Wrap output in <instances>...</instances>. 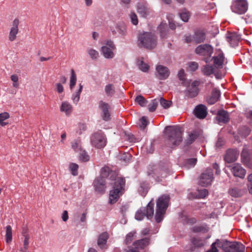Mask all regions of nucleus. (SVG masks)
<instances>
[{
	"instance_id": "f257e3e1",
	"label": "nucleus",
	"mask_w": 252,
	"mask_h": 252,
	"mask_svg": "<svg viewBox=\"0 0 252 252\" xmlns=\"http://www.w3.org/2000/svg\"><path fill=\"white\" fill-rule=\"evenodd\" d=\"M218 248L222 252H244L245 247L241 243L217 239L211 245V249L206 252H219Z\"/></svg>"
},
{
	"instance_id": "f03ea898",
	"label": "nucleus",
	"mask_w": 252,
	"mask_h": 252,
	"mask_svg": "<svg viewBox=\"0 0 252 252\" xmlns=\"http://www.w3.org/2000/svg\"><path fill=\"white\" fill-rule=\"evenodd\" d=\"M125 180L123 178L118 177L112 183V189L109 191V203L111 204L115 203L122 195L125 191Z\"/></svg>"
},
{
	"instance_id": "7ed1b4c3",
	"label": "nucleus",
	"mask_w": 252,
	"mask_h": 252,
	"mask_svg": "<svg viewBox=\"0 0 252 252\" xmlns=\"http://www.w3.org/2000/svg\"><path fill=\"white\" fill-rule=\"evenodd\" d=\"M165 132L168 137L170 144L177 146L182 141V132L177 126H168L165 128Z\"/></svg>"
},
{
	"instance_id": "20e7f679",
	"label": "nucleus",
	"mask_w": 252,
	"mask_h": 252,
	"mask_svg": "<svg viewBox=\"0 0 252 252\" xmlns=\"http://www.w3.org/2000/svg\"><path fill=\"white\" fill-rule=\"evenodd\" d=\"M169 196L162 195L159 197L157 202V209L155 219L157 222H160L163 219L164 215L168 206Z\"/></svg>"
},
{
	"instance_id": "39448f33",
	"label": "nucleus",
	"mask_w": 252,
	"mask_h": 252,
	"mask_svg": "<svg viewBox=\"0 0 252 252\" xmlns=\"http://www.w3.org/2000/svg\"><path fill=\"white\" fill-rule=\"evenodd\" d=\"M77 76L73 69L71 70V74L69 78V88L72 93L71 99L74 104H77L80 98V94L83 90V85L79 84L78 88L74 90L75 86L76 84Z\"/></svg>"
},
{
	"instance_id": "423d86ee",
	"label": "nucleus",
	"mask_w": 252,
	"mask_h": 252,
	"mask_svg": "<svg viewBox=\"0 0 252 252\" xmlns=\"http://www.w3.org/2000/svg\"><path fill=\"white\" fill-rule=\"evenodd\" d=\"M138 40L142 46L149 49L155 48L157 43L156 37L154 34L149 32L140 34Z\"/></svg>"
},
{
	"instance_id": "0eeeda50",
	"label": "nucleus",
	"mask_w": 252,
	"mask_h": 252,
	"mask_svg": "<svg viewBox=\"0 0 252 252\" xmlns=\"http://www.w3.org/2000/svg\"><path fill=\"white\" fill-rule=\"evenodd\" d=\"M154 203L151 200L147 205V208L142 207L140 208L135 214V218L138 220H142L145 216L148 219L152 218L154 214Z\"/></svg>"
},
{
	"instance_id": "6e6552de",
	"label": "nucleus",
	"mask_w": 252,
	"mask_h": 252,
	"mask_svg": "<svg viewBox=\"0 0 252 252\" xmlns=\"http://www.w3.org/2000/svg\"><path fill=\"white\" fill-rule=\"evenodd\" d=\"M91 142L94 147L101 149L106 145V138L104 133L101 132H98L92 135Z\"/></svg>"
},
{
	"instance_id": "1a4fd4ad",
	"label": "nucleus",
	"mask_w": 252,
	"mask_h": 252,
	"mask_svg": "<svg viewBox=\"0 0 252 252\" xmlns=\"http://www.w3.org/2000/svg\"><path fill=\"white\" fill-rule=\"evenodd\" d=\"M197 54L204 57V60L206 63H210V58L213 52V49L211 46L208 44L199 45L195 49Z\"/></svg>"
},
{
	"instance_id": "9d476101",
	"label": "nucleus",
	"mask_w": 252,
	"mask_h": 252,
	"mask_svg": "<svg viewBox=\"0 0 252 252\" xmlns=\"http://www.w3.org/2000/svg\"><path fill=\"white\" fill-rule=\"evenodd\" d=\"M248 8V4L246 0H236L231 5L232 11L238 14H243L246 12Z\"/></svg>"
},
{
	"instance_id": "9b49d317",
	"label": "nucleus",
	"mask_w": 252,
	"mask_h": 252,
	"mask_svg": "<svg viewBox=\"0 0 252 252\" xmlns=\"http://www.w3.org/2000/svg\"><path fill=\"white\" fill-rule=\"evenodd\" d=\"M213 173L211 169H207L200 175L198 184L203 187H206L211 184L213 180Z\"/></svg>"
},
{
	"instance_id": "f8f14e48",
	"label": "nucleus",
	"mask_w": 252,
	"mask_h": 252,
	"mask_svg": "<svg viewBox=\"0 0 252 252\" xmlns=\"http://www.w3.org/2000/svg\"><path fill=\"white\" fill-rule=\"evenodd\" d=\"M242 162L248 167L252 168V149L245 147L241 153Z\"/></svg>"
},
{
	"instance_id": "ddd939ff",
	"label": "nucleus",
	"mask_w": 252,
	"mask_h": 252,
	"mask_svg": "<svg viewBox=\"0 0 252 252\" xmlns=\"http://www.w3.org/2000/svg\"><path fill=\"white\" fill-rule=\"evenodd\" d=\"M115 49L113 42L109 40L107 41L106 45L101 47V51L105 58L112 59L114 57V51Z\"/></svg>"
},
{
	"instance_id": "4468645a",
	"label": "nucleus",
	"mask_w": 252,
	"mask_h": 252,
	"mask_svg": "<svg viewBox=\"0 0 252 252\" xmlns=\"http://www.w3.org/2000/svg\"><path fill=\"white\" fill-rule=\"evenodd\" d=\"M213 61V65L217 69L221 68L225 62V58L223 53L221 51H219L216 53L213 58H210V62Z\"/></svg>"
},
{
	"instance_id": "2eb2a0df",
	"label": "nucleus",
	"mask_w": 252,
	"mask_h": 252,
	"mask_svg": "<svg viewBox=\"0 0 252 252\" xmlns=\"http://www.w3.org/2000/svg\"><path fill=\"white\" fill-rule=\"evenodd\" d=\"M199 84L198 81H194L189 86L185 92V96L192 98L197 96L198 94V86Z\"/></svg>"
},
{
	"instance_id": "dca6fc26",
	"label": "nucleus",
	"mask_w": 252,
	"mask_h": 252,
	"mask_svg": "<svg viewBox=\"0 0 252 252\" xmlns=\"http://www.w3.org/2000/svg\"><path fill=\"white\" fill-rule=\"evenodd\" d=\"M229 168L235 177L242 179L245 177L246 171L240 164L234 163L229 166Z\"/></svg>"
},
{
	"instance_id": "f3484780",
	"label": "nucleus",
	"mask_w": 252,
	"mask_h": 252,
	"mask_svg": "<svg viewBox=\"0 0 252 252\" xmlns=\"http://www.w3.org/2000/svg\"><path fill=\"white\" fill-rule=\"evenodd\" d=\"M217 69L214 65L206 64L202 69V71L205 75L209 76L214 74L217 79H220L222 76L217 72Z\"/></svg>"
},
{
	"instance_id": "a211bd4d",
	"label": "nucleus",
	"mask_w": 252,
	"mask_h": 252,
	"mask_svg": "<svg viewBox=\"0 0 252 252\" xmlns=\"http://www.w3.org/2000/svg\"><path fill=\"white\" fill-rule=\"evenodd\" d=\"M99 107L102 111V117L103 120L107 121L110 119L109 112L110 106L107 103L100 101L99 103Z\"/></svg>"
},
{
	"instance_id": "6ab92c4d",
	"label": "nucleus",
	"mask_w": 252,
	"mask_h": 252,
	"mask_svg": "<svg viewBox=\"0 0 252 252\" xmlns=\"http://www.w3.org/2000/svg\"><path fill=\"white\" fill-rule=\"evenodd\" d=\"M19 21L18 19H15L13 21L12 26L8 35V39L10 41H13L16 39L17 34L19 32Z\"/></svg>"
},
{
	"instance_id": "aec40b11",
	"label": "nucleus",
	"mask_w": 252,
	"mask_h": 252,
	"mask_svg": "<svg viewBox=\"0 0 252 252\" xmlns=\"http://www.w3.org/2000/svg\"><path fill=\"white\" fill-rule=\"evenodd\" d=\"M239 154L236 150H228L224 156V160L228 163H231L235 161L237 159Z\"/></svg>"
},
{
	"instance_id": "412c9836",
	"label": "nucleus",
	"mask_w": 252,
	"mask_h": 252,
	"mask_svg": "<svg viewBox=\"0 0 252 252\" xmlns=\"http://www.w3.org/2000/svg\"><path fill=\"white\" fill-rule=\"evenodd\" d=\"M95 189L101 193H103L106 189L105 180L102 177L97 178L94 182Z\"/></svg>"
},
{
	"instance_id": "4be33fe9",
	"label": "nucleus",
	"mask_w": 252,
	"mask_h": 252,
	"mask_svg": "<svg viewBox=\"0 0 252 252\" xmlns=\"http://www.w3.org/2000/svg\"><path fill=\"white\" fill-rule=\"evenodd\" d=\"M194 115L199 119H204L207 115V108L202 104L197 105L194 110Z\"/></svg>"
},
{
	"instance_id": "5701e85b",
	"label": "nucleus",
	"mask_w": 252,
	"mask_h": 252,
	"mask_svg": "<svg viewBox=\"0 0 252 252\" xmlns=\"http://www.w3.org/2000/svg\"><path fill=\"white\" fill-rule=\"evenodd\" d=\"M60 111L65 114L67 116H69L72 113L73 106L67 101H63L62 102L60 107Z\"/></svg>"
},
{
	"instance_id": "b1692460",
	"label": "nucleus",
	"mask_w": 252,
	"mask_h": 252,
	"mask_svg": "<svg viewBox=\"0 0 252 252\" xmlns=\"http://www.w3.org/2000/svg\"><path fill=\"white\" fill-rule=\"evenodd\" d=\"M158 76L160 79H165L169 75V71L166 66L158 65L156 67Z\"/></svg>"
},
{
	"instance_id": "393cba45",
	"label": "nucleus",
	"mask_w": 252,
	"mask_h": 252,
	"mask_svg": "<svg viewBox=\"0 0 252 252\" xmlns=\"http://www.w3.org/2000/svg\"><path fill=\"white\" fill-rule=\"evenodd\" d=\"M246 192L245 190L239 187H233L229 189L228 193L233 197H240Z\"/></svg>"
},
{
	"instance_id": "a878e982",
	"label": "nucleus",
	"mask_w": 252,
	"mask_h": 252,
	"mask_svg": "<svg viewBox=\"0 0 252 252\" xmlns=\"http://www.w3.org/2000/svg\"><path fill=\"white\" fill-rule=\"evenodd\" d=\"M61 80L62 81V83H56L55 84V91L60 94L61 97V99H63L64 94V87L63 84H64L66 82V79L65 77H62L61 78Z\"/></svg>"
},
{
	"instance_id": "bb28decb",
	"label": "nucleus",
	"mask_w": 252,
	"mask_h": 252,
	"mask_svg": "<svg viewBox=\"0 0 252 252\" xmlns=\"http://www.w3.org/2000/svg\"><path fill=\"white\" fill-rule=\"evenodd\" d=\"M108 238V235L106 232L99 235L97 240V245L101 249H107L106 242Z\"/></svg>"
},
{
	"instance_id": "cd10ccee",
	"label": "nucleus",
	"mask_w": 252,
	"mask_h": 252,
	"mask_svg": "<svg viewBox=\"0 0 252 252\" xmlns=\"http://www.w3.org/2000/svg\"><path fill=\"white\" fill-rule=\"evenodd\" d=\"M137 12L143 17L149 16L151 12L145 4L139 3L137 5Z\"/></svg>"
},
{
	"instance_id": "c85d7f7f",
	"label": "nucleus",
	"mask_w": 252,
	"mask_h": 252,
	"mask_svg": "<svg viewBox=\"0 0 252 252\" xmlns=\"http://www.w3.org/2000/svg\"><path fill=\"white\" fill-rule=\"evenodd\" d=\"M193 36V41L196 43L204 42L206 38L205 33L202 30H197Z\"/></svg>"
},
{
	"instance_id": "c756f323",
	"label": "nucleus",
	"mask_w": 252,
	"mask_h": 252,
	"mask_svg": "<svg viewBox=\"0 0 252 252\" xmlns=\"http://www.w3.org/2000/svg\"><path fill=\"white\" fill-rule=\"evenodd\" d=\"M220 95V91L216 88L214 89L212 91L211 96L207 99L208 103L213 104L216 103L218 100Z\"/></svg>"
},
{
	"instance_id": "7c9ffc66",
	"label": "nucleus",
	"mask_w": 252,
	"mask_h": 252,
	"mask_svg": "<svg viewBox=\"0 0 252 252\" xmlns=\"http://www.w3.org/2000/svg\"><path fill=\"white\" fill-rule=\"evenodd\" d=\"M217 119L219 123H225L229 120L228 114L225 111L222 110L218 112Z\"/></svg>"
},
{
	"instance_id": "2f4dec72",
	"label": "nucleus",
	"mask_w": 252,
	"mask_h": 252,
	"mask_svg": "<svg viewBox=\"0 0 252 252\" xmlns=\"http://www.w3.org/2000/svg\"><path fill=\"white\" fill-rule=\"evenodd\" d=\"M239 38L235 33H229L227 36V41L232 47L237 45Z\"/></svg>"
},
{
	"instance_id": "473e14b6",
	"label": "nucleus",
	"mask_w": 252,
	"mask_h": 252,
	"mask_svg": "<svg viewBox=\"0 0 252 252\" xmlns=\"http://www.w3.org/2000/svg\"><path fill=\"white\" fill-rule=\"evenodd\" d=\"M149 243V239L145 238L139 240L135 241L133 243V246L135 248H137V250L139 249H143L147 246Z\"/></svg>"
},
{
	"instance_id": "72a5a7b5",
	"label": "nucleus",
	"mask_w": 252,
	"mask_h": 252,
	"mask_svg": "<svg viewBox=\"0 0 252 252\" xmlns=\"http://www.w3.org/2000/svg\"><path fill=\"white\" fill-rule=\"evenodd\" d=\"M71 148L76 153H79L83 150L81 142L79 140H75L71 143Z\"/></svg>"
},
{
	"instance_id": "f704fd0d",
	"label": "nucleus",
	"mask_w": 252,
	"mask_h": 252,
	"mask_svg": "<svg viewBox=\"0 0 252 252\" xmlns=\"http://www.w3.org/2000/svg\"><path fill=\"white\" fill-rule=\"evenodd\" d=\"M199 132L198 131H193L190 132L187 139L188 144L192 143L199 135Z\"/></svg>"
},
{
	"instance_id": "c9c22d12",
	"label": "nucleus",
	"mask_w": 252,
	"mask_h": 252,
	"mask_svg": "<svg viewBox=\"0 0 252 252\" xmlns=\"http://www.w3.org/2000/svg\"><path fill=\"white\" fill-rule=\"evenodd\" d=\"M250 129L246 126H243L238 129V134L242 137L245 138L250 133Z\"/></svg>"
},
{
	"instance_id": "e433bc0d",
	"label": "nucleus",
	"mask_w": 252,
	"mask_h": 252,
	"mask_svg": "<svg viewBox=\"0 0 252 252\" xmlns=\"http://www.w3.org/2000/svg\"><path fill=\"white\" fill-rule=\"evenodd\" d=\"M5 239L7 243H10L12 239V231L10 225H7L6 227Z\"/></svg>"
},
{
	"instance_id": "4c0bfd02",
	"label": "nucleus",
	"mask_w": 252,
	"mask_h": 252,
	"mask_svg": "<svg viewBox=\"0 0 252 252\" xmlns=\"http://www.w3.org/2000/svg\"><path fill=\"white\" fill-rule=\"evenodd\" d=\"M137 65L139 68L143 72H147L149 69V66L145 63L142 60H138L137 62Z\"/></svg>"
},
{
	"instance_id": "58836bf2",
	"label": "nucleus",
	"mask_w": 252,
	"mask_h": 252,
	"mask_svg": "<svg viewBox=\"0 0 252 252\" xmlns=\"http://www.w3.org/2000/svg\"><path fill=\"white\" fill-rule=\"evenodd\" d=\"M158 30L160 33L162 38L165 37L167 33V25L165 23H161L158 27Z\"/></svg>"
},
{
	"instance_id": "ea45409f",
	"label": "nucleus",
	"mask_w": 252,
	"mask_h": 252,
	"mask_svg": "<svg viewBox=\"0 0 252 252\" xmlns=\"http://www.w3.org/2000/svg\"><path fill=\"white\" fill-rule=\"evenodd\" d=\"M23 247L21 248L20 251L22 252H28V250L29 249L30 244V237H23Z\"/></svg>"
},
{
	"instance_id": "a19ab883",
	"label": "nucleus",
	"mask_w": 252,
	"mask_h": 252,
	"mask_svg": "<svg viewBox=\"0 0 252 252\" xmlns=\"http://www.w3.org/2000/svg\"><path fill=\"white\" fill-rule=\"evenodd\" d=\"M180 17L181 19L184 22H187L188 21L189 18L190 16L189 11L186 9L182 10L180 13Z\"/></svg>"
},
{
	"instance_id": "79ce46f5",
	"label": "nucleus",
	"mask_w": 252,
	"mask_h": 252,
	"mask_svg": "<svg viewBox=\"0 0 252 252\" xmlns=\"http://www.w3.org/2000/svg\"><path fill=\"white\" fill-rule=\"evenodd\" d=\"M116 29L119 33L122 36L125 35L126 33V27L123 23L117 25Z\"/></svg>"
},
{
	"instance_id": "37998d69",
	"label": "nucleus",
	"mask_w": 252,
	"mask_h": 252,
	"mask_svg": "<svg viewBox=\"0 0 252 252\" xmlns=\"http://www.w3.org/2000/svg\"><path fill=\"white\" fill-rule=\"evenodd\" d=\"M191 242L194 246L197 247H202L205 245L204 240L198 237L192 238Z\"/></svg>"
},
{
	"instance_id": "c03bdc74",
	"label": "nucleus",
	"mask_w": 252,
	"mask_h": 252,
	"mask_svg": "<svg viewBox=\"0 0 252 252\" xmlns=\"http://www.w3.org/2000/svg\"><path fill=\"white\" fill-rule=\"evenodd\" d=\"M79 158L82 161L86 162L89 160L90 157L85 151L82 150L79 152Z\"/></svg>"
},
{
	"instance_id": "a18cd8bd",
	"label": "nucleus",
	"mask_w": 252,
	"mask_h": 252,
	"mask_svg": "<svg viewBox=\"0 0 252 252\" xmlns=\"http://www.w3.org/2000/svg\"><path fill=\"white\" fill-rule=\"evenodd\" d=\"M196 162L197 159L196 158H189L186 161L185 166L188 168L193 167L196 164Z\"/></svg>"
},
{
	"instance_id": "49530a36",
	"label": "nucleus",
	"mask_w": 252,
	"mask_h": 252,
	"mask_svg": "<svg viewBox=\"0 0 252 252\" xmlns=\"http://www.w3.org/2000/svg\"><path fill=\"white\" fill-rule=\"evenodd\" d=\"M135 100L136 103L142 107L145 106L147 103V101L141 95L137 96Z\"/></svg>"
},
{
	"instance_id": "de8ad7c7",
	"label": "nucleus",
	"mask_w": 252,
	"mask_h": 252,
	"mask_svg": "<svg viewBox=\"0 0 252 252\" xmlns=\"http://www.w3.org/2000/svg\"><path fill=\"white\" fill-rule=\"evenodd\" d=\"M87 52L90 57L93 60L96 59L99 55L98 52L93 48L88 49Z\"/></svg>"
},
{
	"instance_id": "09e8293b",
	"label": "nucleus",
	"mask_w": 252,
	"mask_h": 252,
	"mask_svg": "<svg viewBox=\"0 0 252 252\" xmlns=\"http://www.w3.org/2000/svg\"><path fill=\"white\" fill-rule=\"evenodd\" d=\"M69 167L73 175L76 176L78 174V169L79 168L78 164L75 163H71L69 164Z\"/></svg>"
},
{
	"instance_id": "8fccbe9b",
	"label": "nucleus",
	"mask_w": 252,
	"mask_h": 252,
	"mask_svg": "<svg viewBox=\"0 0 252 252\" xmlns=\"http://www.w3.org/2000/svg\"><path fill=\"white\" fill-rule=\"evenodd\" d=\"M158 100L161 106L165 109L168 108L171 105V101H167L162 97H160L159 99Z\"/></svg>"
},
{
	"instance_id": "3c124183",
	"label": "nucleus",
	"mask_w": 252,
	"mask_h": 252,
	"mask_svg": "<svg viewBox=\"0 0 252 252\" xmlns=\"http://www.w3.org/2000/svg\"><path fill=\"white\" fill-rule=\"evenodd\" d=\"M158 103V101L157 99L152 100L151 103L148 105V110L150 112H154L157 109Z\"/></svg>"
},
{
	"instance_id": "603ef678",
	"label": "nucleus",
	"mask_w": 252,
	"mask_h": 252,
	"mask_svg": "<svg viewBox=\"0 0 252 252\" xmlns=\"http://www.w3.org/2000/svg\"><path fill=\"white\" fill-rule=\"evenodd\" d=\"M196 197L198 198H203L205 197L208 193V191L206 189H202L197 190L196 192Z\"/></svg>"
},
{
	"instance_id": "864d4df0",
	"label": "nucleus",
	"mask_w": 252,
	"mask_h": 252,
	"mask_svg": "<svg viewBox=\"0 0 252 252\" xmlns=\"http://www.w3.org/2000/svg\"><path fill=\"white\" fill-rule=\"evenodd\" d=\"M9 118V114L7 112H3L0 114V125L4 126L6 125V123L4 121Z\"/></svg>"
},
{
	"instance_id": "5fc2aeb1",
	"label": "nucleus",
	"mask_w": 252,
	"mask_h": 252,
	"mask_svg": "<svg viewBox=\"0 0 252 252\" xmlns=\"http://www.w3.org/2000/svg\"><path fill=\"white\" fill-rule=\"evenodd\" d=\"M105 91L107 95H112L115 92L113 86L112 84L107 85L105 88Z\"/></svg>"
},
{
	"instance_id": "6e6d98bb",
	"label": "nucleus",
	"mask_w": 252,
	"mask_h": 252,
	"mask_svg": "<svg viewBox=\"0 0 252 252\" xmlns=\"http://www.w3.org/2000/svg\"><path fill=\"white\" fill-rule=\"evenodd\" d=\"M167 19L168 20L170 28L172 30L175 29L176 28V25L174 21L173 20V15L172 14H168L167 16Z\"/></svg>"
},
{
	"instance_id": "4d7b16f0",
	"label": "nucleus",
	"mask_w": 252,
	"mask_h": 252,
	"mask_svg": "<svg viewBox=\"0 0 252 252\" xmlns=\"http://www.w3.org/2000/svg\"><path fill=\"white\" fill-rule=\"evenodd\" d=\"M111 170L109 167L105 166L103 167L101 170V176L100 177H102L104 179V178L107 177Z\"/></svg>"
},
{
	"instance_id": "13d9d810",
	"label": "nucleus",
	"mask_w": 252,
	"mask_h": 252,
	"mask_svg": "<svg viewBox=\"0 0 252 252\" xmlns=\"http://www.w3.org/2000/svg\"><path fill=\"white\" fill-rule=\"evenodd\" d=\"M136 232L135 231H132L127 234L126 238V243L127 245L130 244L133 240Z\"/></svg>"
},
{
	"instance_id": "bf43d9fd",
	"label": "nucleus",
	"mask_w": 252,
	"mask_h": 252,
	"mask_svg": "<svg viewBox=\"0 0 252 252\" xmlns=\"http://www.w3.org/2000/svg\"><path fill=\"white\" fill-rule=\"evenodd\" d=\"M140 124H139L140 127L143 129H144L146 127V126L148 125V123L147 117L145 116L142 117L140 119Z\"/></svg>"
},
{
	"instance_id": "052dcab7",
	"label": "nucleus",
	"mask_w": 252,
	"mask_h": 252,
	"mask_svg": "<svg viewBox=\"0 0 252 252\" xmlns=\"http://www.w3.org/2000/svg\"><path fill=\"white\" fill-rule=\"evenodd\" d=\"M247 187L250 194H252V173L248 175L247 177Z\"/></svg>"
},
{
	"instance_id": "680f3d73",
	"label": "nucleus",
	"mask_w": 252,
	"mask_h": 252,
	"mask_svg": "<svg viewBox=\"0 0 252 252\" xmlns=\"http://www.w3.org/2000/svg\"><path fill=\"white\" fill-rule=\"evenodd\" d=\"M11 80L13 81V86L15 88H18L19 84L18 83V76L16 74H13L10 77Z\"/></svg>"
},
{
	"instance_id": "e2e57ef3",
	"label": "nucleus",
	"mask_w": 252,
	"mask_h": 252,
	"mask_svg": "<svg viewBox=\"0 0 252 252\" xmlns=\"http://www.w3.org/2000/svg\"><path fill=\"white\" fill-rule=\"evenodd\" d=\"M198 67V64L196 62H190L189 63V68L190 70L195 71Z\"/></svg>"
},
{
	"instance_id": "0e129e2a",
	"label": "nucleus",
	"mask_w": 252,
	"mask_h": 252,
	"mask_svg": "<svg viewBox=\"0 0 252 252\" xmlns=\"http://www.w3.org/2000/svg\"><path fill=\"white\" fill-rule=\"evenodd\" d=\"M130 17L132 24L134 25H136L138 23L137 15L134 13H132L130 15Z\"/></svg>"
},
{
	"instance_id": "69168bd1",
	"label": "nucleus",
	"mask_w": 252,
	"mask_h": 252,
	"mask_svg": "<svg viewBox=\"0 0 252 252\" xmlns=\"http://www.w3.org/2000/svg\"><path fill=\"white\" fill-rule=\"evenodd\" d=\"M178 76L180 80L184 81L185 80V72L183 69H181L179 70Z\"/></svg>"
},
{
	"instance_id": "338daca9",
	"label": "nucleus",
	"mask_w": 252,
	"mask_h": 252,
	"mask_svg": "<svg viewBox=\"0 0 252 252\" xmlns=\"http://www.w3.org/2000/svg\"><path fill=\"white\" fill-rule=\"evenodd\" d=\"M22 234L23 237H30L29 234L28 229L26 227H24L22 228Z\"/></svg>"
},
{
	"instance_id": "774afa93",
	"label": "nucleus",
	"mask_w": 252,
	"mask_h": 252,
	"mask_svg": "<svg viewBox=\"0 0 252 252\" xmlns=\"http://www.w3.org/2000/svg\"><path fill=\"white\" fill-rule=\"evenodd\" d=\"M62 219L63 221H66L68 219V212L67 211L64 210L62 214Z\"/></svg>"
}]
</instances>
